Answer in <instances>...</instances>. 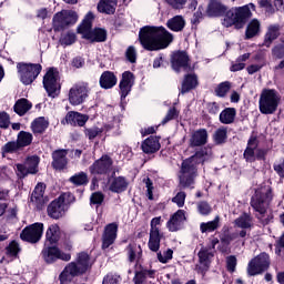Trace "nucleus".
Here are the masks:
<instances>
[{
    "label": "nucleus",
    "instance_id": "nucleus-1",
    "mask_svg": "<svg viewBox=\"0 0 284 284\" xmlns=\"http://www.w3.org/2000/svg\"><path fill=\"white\" fill-rule=\"evenodd\" d=\"M139 39L144 50L156 51L168 48L174 41V36L163 27H143Z\"/></svg>",
    "mask_w": 284,
    "mask_h": 284
},
{
    "label": "nucleus",
    "instance_id": "nucleus-2",
    "mask_svg": "<svg viewBox=\"0 0 284 284\" xmlns=\"http://www.w3.org/2000/svg\"><path fill=\"white\" fill-rule=\"evenodd\" d=\"M272 197V186L261 185L255 190V194L251 200V206L256 212L255 216L263 225H268L274 220V214L270 210Z\"/></svg>",
    "mask_w": 284,
    "mask_h": 284
},
{
    "label": "nucleus",
    "instance_id": "nucleus-3",
    "mask_svg": "<svg viewBox=\"0 0 284 284\" xmlns=\"http://www.w3.org/2000/svg\"><path fill=\"white\" fill-rule=\"evenodd\" d=\"M212 156L211 149H201L196 151L194 155L182 162L180 172V185L182 187H190L194 185V179H196V166L201 163H205Z\"/></svg>",
    "mask_w": 284,
    "mask_h": 284
},
{
    "label": "nucleus",
    "instance_id": "nucleus-4",
    "mask_svg": "<svg viewBox=\"0 0 284 284\" xmlns=\"http://www.w3.org/2000/svg\"><path fill=\"white\" fill-rule=\"evenodd\" d=\"M88 267H90V255H88V253H79L77 263L71 262L60 274V283H70L73 276H79V274H85V272H88Z\"/></svg>",
    "mask_w": 284,
    "mask_h": 284
},
{
    "label": "nucleus",
    "instance_id": "nucleus-5",
    "mask_svg": "<svg viewBox=\"0 0 284 284\" xmlns=\"http://www.w3.org/2000/svg\"><path fill=\"white\" fill-rule=\"evenodd\" d=\"M92 21H94V14L92 12H88L82 23L78 27L79 34L82 36V39H87L92 43H94V41L97 43L105 41L108 33L104 29L92 30Z\"/></svg>",
    "mask_w": 284,
    "mask_h": 284
},
{
    "label": "nucleus",
    "instance_id": "nucleus-6",
    "mask_svg": "<svg viewBox=\"0 0 284 284\" xmlns=\"http://www.w3.org/2000/svg\"><path fill=\"white\" fill-rule=\"evenodd\" d=\"M281 105V94L274 89H264L260 94L258 108L261 114H274Z\"/></svg>",
    "mask_w": 284,
    "mask_h": 284
},
{
    "label": "nucleus",
    "instance_id": "nucleus-7",
    "mask_svg": "<svg viewBox=\"0 0 284 284\" xmlns=\"http://www.w3.org/2000/svg\"><path fill=\"white\" fill-rule=\"evenodd\" d=\"M250 17H252L250 6L233 8L226 12L223 26H225V28L232 26H235V28H243Z\"/></svg>",
    "mask_w": 284,
    "mask_h": 284
},
{
    "label": "nucleus",
    "instance_id": "nucleus-8",
    "mask_svg": "<svg viewBox=\"0 0 284 284\" xmlns=\"http://www.w3.org/2000/svg\"><path fill=\"white\" fill-rule=\"evenodd\" d=\"M18 73L20 77L21 83L23 85H31L37 80V77L41 74L42 67L39 63H18Z\"/></svg>",
    "mask_w": 284,
    "mask_h": 284
},
{
    "label": "nucleus",
    "instance_id": "nucleus-9",
    "mask_svg": "<svg viewBox=\"0 0 284 284\" xmlns=\"http://www.w3.org/2000/svg\"><path fill=\"white\" fill-rule=\"evenodd\" d=\"M74 195L71 193H64L58 197V200H54L49 206H48V215L51 219H61L63 214H65V205L68 203H73Z\"/></svg>",
    "mask_w": 284,
    "mask_h": 284
},
{
    "label": "nucleus",
    "instance_id": "nucleus-10",
    "mask_svg": "<svg viewBox=\"0 0 284 284\" xmlns=\"http://www.w3.org/2000/svg\"><path fill=\"white\" fill-rule=\"evenodd\" d=\"M42 83L48 95L54 99L61 90V83H59V71L54 68L49 69L43 77Z\"/></svg>",
    "mask_w": 284,
    "mask_h": 284
},
{
    "label": "nucleus",
    "instance_id": "nucleus-11",
    "mask_svg": "<svg viewBox=\"0 0 284 284\" xmlns=\"http://www.w3.org/2000/svg\"><path fill=\"white\" fill-rule=\"evenodd\" d=\"M77 21H79V14H77L75 11L64 10L58 12L53 17V30H55V32H60V30H64L68 26H74Z\"/></svg>",
    "mask_w": 284,
    "mask_h": 284
},
{
    "label": "nucleus",
    "instance_id": "nucleus-12",
    "mask_svg": "<svg viewBox=\"0 0 284 284\" xmlns=\"http://www.w3.org/2000/svg\"><path fill=\"white\" fill-rule=\"evenodd\" d=\"M265 156H267V150L258 149V139L251 136L244 151V159L248 163H254L256 159L257 161H264Z\"/></svg>",
    "mask_w": 284,
    "mask_h": 284
},
{
    "label": "nucleus",
    "instance_id": "nucleus-13",
    "mask_svg": "<svg viewBox=\"0 0 284 284\" xmlns=\"http://www.w3.org/2000/svg\"><path fill=\"white\" fill-rule=\"evenodd\" d=\"M88 97H90V84H88V82L74 84L69 90V103L71 105H81V103H85Z\"/></svg>",
    "mask_w": 284,
    "mask_h": 284
},
{
    "label": "nucleus",
    "instance_id": "nucleus-14",
    "mask_svg": "<svg viewBox=\"0 0 284 284\" xmlns=\"http://www.w3.org/2000/svg\"><path fill=\"white\" fill-rule=\"evenodd\" d=\"M270 267V255L267 253H261L254 257L247 265L248 276H257L263 274Z\"/></svg>",
    "mask_w": 284,
    "mask_h": 284
},
{
    "label": "nucleus",
    "instance_id": "nucleus-15",
    "mask_svg": "<svg viewBox=\"0 0 284 284\" xmlns=\"http://www.w3.org/2000/svg\"><path fill=\"white\" fill-rule=\"evenodd\" d=\"M43 236V223H33L24 227L20 234V239L27 243H39Z\"/></svg>",
    "mask_w": 284,
    "mask_h": 284
},
{
    "label": "nucleus",
    "instance_id": "nucleus-16",
    "mask_svg": "<svg viewBox=\"0 0 284 284\" xmlns=\"http://www.w3.org/2000/svg\"><path fill=\"white\" fill-rule=\"evenodd\" d=\"M39 156L31 155L27 158L23 164L16 165V173L19 179H26L28 174H37L39 172Z\"/></svg>",
    "mask_w": 284,
    "mask_h": 284
},
{
    "label": "nucleus",
    "instance_id": "nucleus-17",
    "mask_svg": "<svg viewBox=\"0 0 284 284\" xmlns=\"http://www.w3.org/2000/svg\"><path fill=\"white\" fill-rule=\"evenodd\" d=\"M161 216L153 217L151 220L150 237H149V250L151 252H159L161 248Z\"/></svg>",
    "mask_w": 284,
    "mask_h": 284
},
{
    "label": "nucleus",
    "instance_id": "nucleus-18",
    "mask_svg": "<svg viewBox=\"0 0 284 284\" xmlns=\"http://www.w3.org/2000/svg\"><path fill=\"white\" fill-rule=\"evenodd\" d=\"M41 255L45 263H54V261H59V258L60 261H70V258H72L70 253H63L57 246H44Z\"/></svg>",
    "mask_w": 284,
    "mask_h": 284
},
{
    "label": "nucleus",
    "instance_id": "nucleus-19",
    "mask_svg": "<svg viewBox=\"0 0 284 284\" xmlns=\"http://www.w3.org/2000/svg\"><path fill=\"white\" fill-rule=\"evenodd\" d=\"M199 264L195 266L196 272L200 274H205L210 270V264L212 258H214V252L211 248L202 247L197 253Z\"/></svg>",
    "mask_w": 284,
    "mask_h": 284
},
{
    "label": "nucleus",
    "instance_id": "nucleus-20",
    "mask_svg": "<svg viewBox=\"0 0 284 284\" xmlns=\"http://www.w3.org/2000/svg\"><path fill=\"white\" fill-rule=\"evenodd\" d=\"M91 174H108L112 170V159L103 155L89 168Z\"/></svg>",
    "mask_w": 284,
    "mask_h": 284
},
{
    "label": "nucleus",
    "instance_id": "nucleus-21",
    "mask_svg": "<svg viewBox=\"0 0 284 284\" xmlns=\"http://www.w3.org/2000/svg\"><path fill=\"white\" fill-rule=\"evenodd\" d=\"M132 85H134V73L130 71L123 72L120 81L121 101L132 92Z\"/></svg>",
    "mask_w": 284,
    "mask_h": 284
},
{
    "label": "nucleus",
    "instance_id": "nucleus-22",
    "mask_svg": "<svg viewBox=\"0 0 284 284\" xmlns=\"http://www.w3.org/2000/svg\"><path fill=\"white\" fill-rule=\"evenodd\" d=\"M45 184L38 183L31 194V203L37 207V210H41L43 205H45Z\"/></svg>",
    "mask_w": 284,
    "mask_h": 284
},
{
    "label": "nucleus",
    "instance_id": "nucleus-23",
    "mask_svg": "<svg viewBox=\"0 0 284 284\" xmlns=\"http://www.w3.org/2000/svg\"><path fill=\"white\" fill-rule=\"evenodd\" d=\"M281 37V24H270L266 29V32L264 34V41L262 45L264 48H271L272 43L276 41Z\"/></svg>",
    "mask_w": 284,
    "mask_h": 284
},
{
    "label": "nucleus",
    "instance_id": "nucleus-24",
    "mask_svg": "<svg viewBox=\"0 0 284 284\" xmlns=\"http://www.w3.org/2000/svg\"><path fill=\"white\" fill-rule=\"evenodd\" d=\"M118 230H119V225H116L115 223H111L106 225L103 237H102L103 250H108V247H110V245H112L114 241H116Z\"/></svg>",
    "mask_w": 284,
    "mask_h": 284
},
{
    "label": "nucleus",
    "instance_id": "nucleus-25",
    "mask_svg": "<svg viewBox=\"0 0 284 284\" xmlns=\"http://www.w3.org/2000/svg\"><path fill=\"white\" fill-rule=\"evenodd\" d=\"M183 223H185V211L179 210L166 223V227L169 232H179L183 227Z\"/></svg>",
    "mask_w": 284,
    "mask_h": 284
},
{
    "label": "nucleus",
    "instance_id": "nucleus-26",
    "mask_svg": "<svg viewBox=\"0 0 284 284\" xmlns=\"http://www.w3.org/2000/svg\"><path fill=\"white\" fill-rule=\"evenodd\" d=\"M88 115L79 113L77 111L68 112L65 115V122L69 125H79L80 128H83L85 123H88Z\"/></svg>",
    "mask_w": 284,
    "mask_h": 284
},
{
    "label": "nucleus",
    "instance_id": "nucleus-27",
    "mask_svg": "<svg viewBox=\"0 0 284 284\" xmlns=\"http://www.w3.org/2000/svg\"><path fill=\"white\" fill-rule=\"evenodd\" d=\"M189 61L190 59L187 58V53L184 51H178L172 57V68L175 70V72H180L181 68H187Z\"/></svg>",
    "mask_w": 284,
    "mask_h": 284
},
{
    "label": "nucleus",
    "instance_id": "nucleus-28",
    "mask_svg": "<svg viewBox=\"0 0 284 284\" xmlns=\"http://www.w3.org/2000/svg\"><path fill=\"white\" fill-rule=\"evenodd\" d=\"M52 165L55 170H64L65 165H68V151L58 150L52 153Z\"/></svg>",
    "mask_w": 284,
    "mask_h": 284
},
{
    "label": "nucleus",
    "instance_id": "nucleus-29",
    "mask_svg": "<svg viewBox=\"0 0 284 284\" xmlns=\"http://www.w3.org/2000/svg\"><path fill=\"white\" fill-rule=\"evenodd\" d=\"M141 149L145 154H154V152H159V150H161V143L159 142V138H148L142 142Z\"/></svg>",
    "mask_w": 284,
    "mask_h": 284
},
{
    "label": "nucleus",
    "instance_id": "nucleus-30",
    "mask_svg": "<svg viewBox=\"0 0 284 284\" xmlns=\"http://www.w3.org/2000/svg\"><path fill=\"white\" fill-rule=\"evenodd\" d=\"M205 143H207V131L205 129H200L192 133L190 139L191 148H199L205 145Z\"/></svg>",
    "mask_w": 284,
    "mask_h": 284
},
{
    "label": "nucleus",
    "instance_id": "nucleus-31",
    "mask_svg": "<svg viewBox=\"0 0 284 284\" xmlns=\"http://www.w3.org/2000/svg\"><path fill=\"white\" fill-rule=\"evenodd\" d=\"M116 75L112 71H104L100 77V87L103 90H112L116 85Z\"/></svg>",
    "mask_w": 284,
    "mask_h": 284
},
{
    "label": "nucleus",
    "instance_id": "nucleus-32",
    "mask_svg": "<svg viewBox=\"0 0 284 284\" xmlns=\"http://www.w3.org/2000/svg\"><path fill=\"white\" fill-rule=\"evenodd\" d=\"M206 12L209 17H223V14L227 12V7L223 6L221 2L216 0H212L209 3V8Z\"/></svg>",
    "mask_w": 284,
    "mask_h": 284
},
{
    "label": "nucleus",
    "instance_id": "nucleus-33",
    "mask_svg": "<svg viewBox=\"0 0 284 284\" xmlns=\"http://www.w3.org/2000/svg\"><path fill=\"white\" fill-rule=\"evenodd\" d=\"M118 0H100L98 11L102 14H114L116 12Z\"/></svg>",
    "mask_w": 284,
    "mask_h": 284
},
{
    "label": "nucleus",
    "instance_id": "nucleus-34",
    "mask_svg": "<svg viewBox=\"0 0 284 284\" xmlns=\"http://www.w3.org/2000/svg\"><path fill=\"white\" fill-rule=\"evenodd\" d=\"M111 192H115V194H121V192H125L128 190V180L124 176H118L111 181L109 186Z\"/></svg>",
    "mask_w": 284,
    "mask_h": 284
},
{
    "label": "nucleus",
    "instance_id": "nucleus-35",
    "mask_svg": "<svg viewBox=\"0 0 284 284\" xmlns=\"http://www.w3.org/2000/svg\"><path fill=\"white\" fill-rule=\"evenodd\" d=\"M166 27L169 30H172V32H183V29L185 28V19L182 18V16H175L168 20Z\"/></svg>",
    "mask_w": 284,
    "mask_h": 284
},
{
    "label": "nucleus",
    "instance_id": "nucleus-36",
    "mask_svg": "<svg viewBox=\"0 0 284 284\" xmlns=\"http://www.w3.org/2000/svg\"><path fill=\"white\" fill-rule=\"evenodd\" d=\"M45 237L51 245L59 243V240L61 239V229L57 224H51L47 230Z\"/></svg>",
    "mask_w": 284,
    "mask_h": 284
},
{
    "label": "nucleus",
    "instance_id": "nucleus-37",
    "mask_svg": "<svg viewBox=\"0 0 284 284\" xmlns=\"http://www.w3.org/2000/svg\"><path fill=\"white\" fill-rule=\"evenodd\" d=\"M196 85H199L197 78L194 74H187L182 82L181 94H185L190 92V90H194Z\"/></svg>",
    "mask_w": 284,
    "mask_h": 284
},
{
    "label": "nucleus",
    "instance_id": "nucleus-38",
    "mask_svg": "<svg viewBox=\"0 0 284 284\" xmlns=\"http://www.w3.org/2000/svg\"><path fill=\"white\" fill-rule=\"evenodd\" d=\"M220 226H221V217L216 215L213 221L202 222L200 224V231L202 232V234H205L207 232H214L219 230Z\"/></svg>",
    "mask_w": 284,
    "mask_h": 284
},
{
    "label": "nucleus",
    "instance_id": "nucleus-39",
    "mask_svg": "<svg viewBox=\"0 0 284 284\" xmlns=\"http://www.w3.org/2000/svg\"><path fill=\"white\" fill-rule=\"evenodd\" d=\"M261 32V21L253 19L248 22L245 31L246 39H254Z\"/></svg>",
    "mask_w": 284,
    "mask_h": 284
},
{
    "label": "nucleus",
    "instance_id": "nucleus-40",
    "mask_svg": "<svg viewBox=\"0 0 284 284\" xmlns=\"http://www.w3.org/2000/svg\"><path fill=\"white\" fill-rule=\"evenodd\" d=\"M234 119H236V109L234 108H226L220 113V121L224 125L234 123Z\"/></svg>",
    "mask_w": 284,
    "mask_h": 284
},
{
    "label": "nucleus",
    "instance_id": "nucleus-41",
    "mask_svg": "<svg viewBox=\"0 0 284 284\" xmlns=\"http://www.w3.org/2000/svg\"><path fill=\"white\" fill-rule=\"evenodd\" d=\"M234 225L241 230H250V227H252V216L247 213H243L237 219H235Z\"/></svg>",
    "mask_w": 284,
    "mask_h": 284
},
{
    "label": "nucleus",
    "instance_id": "nucleus-42",
    "mask_svg": "<svg viewBox=\"0 0 284 284\" xmlns=\"http://www.w3.org/2000/svg\"><path fill=\"white\" fill-rule=\"evenodd\" d=\"M126 252H128V258L130 263H134L141 258L142 251L140 245L130 244L126 247Z\"/></svg>",
    "mask_w": 284,
    "mask_h": 284
},
{
    "label": "nucleus",
    "instance_id": "nucleus-43",
    "mask_svg": "<svg viewBox=\"0 0 284 284\" xmlns=\"http://www.w3.org/2000/svg\"><path fill=\"white\" fill-rule=\"evenodd\" d=\"M13 108H14V112L19 114V116H23L26 112L31 110L32 104L26 99H20L16 102Z\"/></svg>",
    "mask_w": 284,
    "mask_h": 284
},
{
    "label": "nucleus",
    "instance_id": "nucleus-44",
    "mask_svg": "<svg viewBox=\"0 0 284 284\" xmlns=\"http://www.w3.org/2000/svg\"><path fill=\"white\" fill-rule=\"evenodd\" d=\"M48 125L49 123L47 122L45 118H38L31 124L32 132H34V134H42V132L48 130Z\"/></svg>",
    "mask_w": 284,
    "mask_h": 284
},
{
    "label": "nucleus",
    "instance_id": "nucleus-45",
    "mask_svg": "<svg viewBox=\"0 0 284 284\" xmlns=\"http://www.w3.org/2000/svg\"><path fill=\"white\" fill-rule=\"evenodd\" d=\"M19 148H28L32 143V133L20 131L16 141Z\"/></svg>",
    "mask_w": 284,
    "mask_h": 284
},
{
    "label": "nucleus",
    "instance_id": "nucleus-46",
    "mask_svg": "<svg viewBox=\"0 0 284 284\" xmlns=\"http://www.w3.org/2000/svg\"><path fill=\"white\" fill-rule=\"evenodd\" d=\"M21 150V146H19V143L17 141H11L6 143L1 149V154L3 159L8 156V154H14Z\"/></svg>",
    "mask_w": 284,
    "mask_h": 284
},
{
    "label": "nucleus",
    "instance_id": "nucleus-47",
    "mask_svg": "<svg viewBox=\"0 0 284 284\" xmlns=\"http://www.w3.org/2000/svg\"><path fill=\"white\" fill-rule=\"evenodd\" d=\"M69 181L73 185H88V173L85 172L75 173L69 179Z\"/></svg>",
    "mask_w": 284,
    "mask_h": 284
},
{
    "label": "nucleus",
    "instance_id": "nucleus-48",
    "mask_svg": "<svg viewBox=\"0 0 284 284\" xmlns=\"http://www.w3.org/2000/svg\"><path fill=\"white\" fill-rule=\"evenodd\" d=\"M230 90H232V83L230 81H224L216 87L215 94L216 97H220L223 99L224 97L227 95V92H230Z\"/></svg>",
    "mask_w": 284,
    "mask_h": 284
},
{
    "label": "nucleus",
    "instance_id": "nucleus-49",
    "mask_svg": "<svg viewBox=\"0 0 284 284\" xmlns=\"http://www.w3.org/2000/svg\"><path fill=\"white\" fill-rule=\"evenodd\" d=\"M213 139L217 145H221V143H225V141L227 140V129L225 128L217 129L214 133Z\"/></svg>",
    "mask_w": 284,
    "mask_h": 284
},
{
    "label": "nucleus",
    "instance_id": "nucleus-50",
    "mask_svg": "<svg viewBox=\"0 0 284 284\" xmlns=\"http://www.w3.org/2000/svg\"><path fill=\"white\" fill-rule=\"evenodd\" d=\"M77 41V34L73 32H68L61 36L60 43L61 45H72Z\"/></svg>",
    "mask_w": 284,
    "mask_h": 284
},
{
    "label": "nucleus",
    "instance_id": "nucleus-51",
    "mask_svg": "<svg viewBox=\"0 0 284 284\" xmlns=\"http://www.w3.org/2000/svg\"><path fill=\"white\" fill-rule=\"evenodd\" d=\"M19 243L17 241H12L7 247V254L8 256H17L20 252Z\"/></svg>",
    "mask_w": 284,
    "mask_h": 284
},
{
    "label": "nucleus",
    "instance_id": "nucleus-52",
    "mask_svg": "<svg viewBox=\"0 0 284 284\" xmlns=\"http://www.w3.org/2000/svg\"><path fill=\"white\" fill-rule=\"evenodd\" d=\"M197 212L202 216H207L212 212V206L207 202L197 203Z\"/></svg>",
    "mask_w": 284,
    "mask_h": 284
},
{
    "label": "nucleus",
    "instance_id": "nucleus-53",
    "mask_svg": "<svg viewBox=\"0 0 284 284\" xmlns=\"http://www.w3.org/2000/svg\"><path fill=\"white\" fill-rule=\"evenodd\" d=\"M174 254V251L172 248H168L163 253H158V260L160 263H168L169 261H172V256Z\"/></svg>",
    "mask_w": 284,
    "mask_h": 284
},
{
    "label": "nucleus",
    "instance_id": "nucleus-54",
    "mask_svg": "<svg viewBox=\"0 0 284 284\" xmlns=\"http://www.w3.org/2000/svg\"><path fill=\"white\" fill-rule=\"evenodd\" d=\"M186 194L183 191H180L176 193V195L172 199V203H175V205H178V207H183V205H185V199H186Z\"/></svg>",
    "mask_w": 284,
    "mask_h": 284
},
{
    "label": "nucleus",
    "instance_id": "nucleus-55",
    "mask_svg": "<svg viewBox=\"0 0 284 284\" xmlns=\"http://www.w3.org/2000/svg\"><path fill=\"white\" fill-rule=\"evenodd\" d=\"M176 116H179V111H176V108H171L162 120V125L170 123V121H173V119H176Z\"/></svg>",
    "mask_w": 284,
    "mask_h": 284
},
{
    "label": "nucleus",
    "instance_id": "nucleus-56",
    "mask_svg": "<svg viewBox=\"0 0 284 284\" xmlns=\"http://www.w3.org/2000/svg\"><path fill=\"white\" fill-rule=\"evenodd\" d=\"M273 59H284V44H276L272 49Z\"/></svg>",
    "mask_w": 284,
    "mask_h": 284
},
{
    "label": "nucleus",
    "instance_id": "nucleus-57",
    "mask_svg": "<svg viewBox=\"0 0 284 284\" xmlns=\"http://www.w3.org/2000/svg\"><path fill=\"white\" fill-rule=\"evenodd\" d=\"M102 132H103V129L92 128V129H85L84 134L85 136H88V139L92 141V139H97V136H99V134H101Z\"/></svg>",
    "mask_w": 284,
    "mask_h": 284
},
{
    "label": "nucleus",
    "instance_id": "nucleus-58",
    "mask_svg": "<svg viewBox=\"0 0 284 284\" xmlns=\"http://www.w3.org/2000/svg\"><path fill=\"white\" fill-rule=\"evenodd\" d=\"M125 57L130 63H136V49L134 47H129Z\"/></svg>",
    "mask_w": 284,
    "mask_h": 284
},
{
    "label": "nucleus",
    "instance_id": "nucleus-59",
    "mask_svg": "<svg viewBox=\"0 0 284 284\" xmlns=\"http://www.w3.org/2000/svg\"><path fill=\"white\" fill-rule=\"evenodd\" d=\"M121 277L114 274H108L104 276L102 284H119Z\"/></svg>",
    "mask_w": 284,
    "mask_h": 284
},
{
    "label": "nucleus",
    "instance_id": "nucleus-60",
    "mask_svg": "<svg viewBox=\"0 0 284 284\" xmlns=\"http://www.w3.org/2000/svg\"><path fill=\"white\" fill-rule=\"evenodd\" d=\"M104 195L101 192H95L91 195V203L93 205H101V203H103L104 200Z\"/></svg>",
    "mask_w": 284,
    "mask_h": 284
},
{
    "label": "nucleus",
    "instance_id": "nucleus-61",
    "mask_svg": "<svg viewBox=\"0 0 284 284\" xmlns=\"http://www.w3.org/2000/svg\"><path fill=\"white\" fill-rule=\"evenodd\" d=\"M263 68H265V62L260 64H251L246 68V72H248V74H256V72H261Z\"/></svg>",
    "mask_w": 284,
    "mask_h": 284
},
{
    "label": "nucleus",
    "instance_id": "nucleus-62",
    "mask_svg": "<svg viewBox=\"0 0 284 284\" xmlns=\"http://www.w3.org/2000/svg\"><path fill=\"white\" fill-rule=\"evenodd\" d=\"M226 266L229 272H234L236 270V256L230 255L226 257Z\"/></svg>",
    "mask_w": 284,
    "mask_h": 284
},
{
    "label": "nucleus",
    "instance_id": "nucleus-63",
    "mask_svg": "<svg viewBox=\"0 0 284 284\" xmlns=\"http://www.w3.org/2000/svg\"><path fill=\"white\" fill-rule=\"evenodd\" d=\"M10 126V115L8 113H0V128L7 129Z\"/></svg>",
    "mask_w": 284,
    "mask_h": 284
},
{
    "label": "nucleus",
    "instance_id": "nucleus-64",
    "mask_svg": "<svg viewBox=\"0 0 284 284\" xmlns=\"http://www.w3.org/2000/svg\"><path fill=\"white\" fill-rule=\"evenodd\" d=\"M273 170H275L276 174H278L281 179H284V160L282 162L274 163Z\"/></svg>",
    "mask_w": 284,
    "mask_h": 284
}]
</instances>
